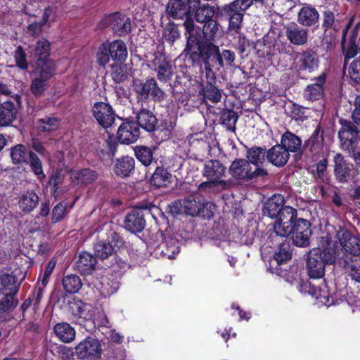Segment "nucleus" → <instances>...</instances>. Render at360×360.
I'll use <instances>...</instances> for the list:
<instances>
[{
	"label": "nucleus",
	"instance_id": "1",
	"mask_svg": "<svg viewBox=\"0 0 360 360\" xmlns=\"http://www.w3.org/2000/svg\"><path fill=\"white\" fill-rule=\"evenodd\" d=\"M202 24V27L196 25L193 18H188L183 22L185 34L188 35L184 51L191 62L201 55L210 58L218 53V46L214 41L219 33L220 24L216 19Z\"/></svg>",
	"mask_w": 360,
	"mask_h": 360
},
{
	"label": "nucleus",
	"instance_id": "2",
	"mask_svg": "<svg viewBox=\"0 0 360 360\" xmlns=\"http://www.w3.org/2000/svg\"><path fill=\"white\" fill-rule=\"evenodd\" d=\"M340 241L328 233L318 238L317 247L311 249L306 262V269L309 278H321L325 275L326 264H338L340 259Z\"/></svg>",
	"mask_w": 360,
	"mask_h": 360
},
{
	"label": "nucleus",
	"instance_id": "3",
	"mask_svg": "<svg viewBox=\"0 0 360 360\" xmlns=\"http://www.w3.org/2000/svg\"><path fill=\"white\" fill-rule=\"evenodd\" d=\"M335 238L340 241V247L338 264L343 268L349 269V276L360 283V236L356 237L345 226H340Z\"/></svg>",
	"mask_w": 360,
	"mask_h": 360
},
{
	"label": "nucleus",
	"instance_id": "4",
	"mask_svg": "<svg viewBox=\"0 0 360 360\" xmlns=\"http://www.w3.org/2000/svg\"><path fill=\"white\" fill-rule=\"evenodd\" d=\"M339 123L341 127L338 137L341 147L351 155L356 165L360 167V129L350 120L340 119Z\"/></svg>",
	"mask_w": 360,
	"mask_h": 360
},
{
	"label": "nucleus",
	"instance_id": "5",
	"mask_svg": "<svg viewBox=\"0 0 360 360\" xmlns=\"http://www.w3.org/2000/svg\"><path fill=\"white\" fill-rule=\"evenodd\" d=\"M229 171L232 178L240 184L266 181L269 175L266 168H255L245 158H236Z\"/></svg>",
	"mask_w": 360,
	"mask_h": 360
},
{
	"label": "nucleus",
	"instance_id": "6",
	"mask_svg": "<svg viewBox=\"0 0 360 360\" xmlns=\"http://www.w3.org/2000/svg\"><path fill=\"white\" fill-rule=\"evenodd\" d=\"M311 224L303 218L295 220L290 226L284 227L280 225L276 226L278 236L283 240V238L290 237L292 243L300 248H307L310 245V238L312 235Z\"/></svg>",
	"mask_w": 360,
	"mask_h": 360
},
{
	"label": "nucleus",
	"instance_id": "7",
	"mask_svg": "<svg viewBox=\"0 0 360 360\" xmlns=\"http://www.w3.org/2000/svg\"><path fill=\"white\" fill-rule=\"evenodd\" d=\"M254 1L263 0H234L229 4L217 8V18L221 20H228L229 30L236 32L242 27L243 13L248 9Z\"/></svg>",
	"mask_w": 360,
	"mask_h": 360
},
{
	"label": "nucleus",
	"instance_id": "8",
	"mask_svg": "<svg viewBox=\"0 0 360 360\" xmlns=\"http://www.w3.org/2000/svg\"><path fill=\"white\" fill-rule=\"evenodd\" d=\"M10 156L15 165H29L32 173L42 181L46 175L44 172L42 162L39 156L26 146L19 143L10 148Z\"/></svg>",
	"mask_w": 360,
	"mask_h": 360
},
{
	"label": "nucleus",
	"instance_id": "9",
	"mask_svg": "<svg viewBox=\"0 0 360 360\" xmlns=\"http://www.w3.org/2000/svg\"><path fill=\"white\" fill-rule=\"evenodd\" d=\"M127 49L125 43L121 39L103 42L96 53V63L105 67L112 59L123 63L127 58Z\"/></svg>",
	"mask_w": 360,
	"mask_h": 360
},
{
	"label": "nucleus",
	"instance_id": "10",
	"mask_svg": "<svg viewBox=\"0 0 360 360\" xmlns=\"http://www.w3.org/2000/svg\"><path fill=\"white\" fill-rule=\"evenodd\" d=\"M132 86L138 101L146 102L151 98L155 102H161L166 96L154 78H147L145 81L134 79Z\"/></svg>",
	"mask_w": 360,
	"mask_h": 360
},
{
	"label": "nucleus",
	"instance_id": "11",
	"mask_svg": "<svg viewBox=\"0 0 360 360\" xmlns=\"http://www.w3.org/2000/svg\"><path fill=\"white\" fill-rule=\"evenodd\" d=\"M124 241L120 233L112 228L106 229L105 236L99 239L94 245V252L97 258L104 260L115 254V248L124 245Z\"/></svg>",
	"mask_w": 360,
	"mask_h": 360
},
{
	"label": "nucleus",
	"instance_id": "12",
	"mask_svg": "<svg viewBox=\"0 0 360 360\" xmlns=\"http://www.w3.org/2000/svg\"><path fill=\"white\" fill-rule=\"evenodd\" d=\"M158 207L151 202H142L136 208L128 213L124 221V228L131 233L141 232L146 226V214H153V210Z\"/></svg>",
	"mask_w": 360,
	"mask_h": 360
},
{
	"label": "nucleus",
	"instance_id": "13",
	"mask_svg": "<svg viewBox=\"0 0 360 360\" xmlns=\"http://www.w3.org/2000/svg\"><path fill=\"white\" fill-rule=\"evenodd\" d=\"M319 56L312 49L295 53L294 65L301 79H307L306 75L316 72L319 68Z\"/></svg>",
	"mask_w": 360,
	"mask_h": 360
},
{
	"label": "nucleus",
	"instance_id": "14",
	"mask_svg": "<svg viewBox=\"0 0 360 360\" xmlns=\"http://www.w3.org/2000/svg\"><path fill=\"white\" fill-rule=\"evenodd\" d=\"M102 351V346L98 340L89 336L75 347L74 352L68 348L63 354L67 355L75 354L79 360H99L101 358Z\"/></svg>",
	"mask_w": 360,
	"mask_h": 360
},
{
	"label": "nucleus",
	"instance_id": "15",
	"mask_svg": "<svg viewBox=\"0 0 360 360\" xmlns=\"http://www.w3.org/2000/svg\"><path fill=\"white\" fill-rule=\"evenodd\" d=\"M235 53L233 51L224 49L221 53L219 47L218 46V53L217 56L212 57H206L203 55L200 56L194 60L192 61L193 65L208 68V72L210 73V70L212 71L219 70L224 67V62L226 66H232L235 60Z\"/></svg>",
	"mask_w": 360,
	"mask_h": 360
},
{
	"label": "nucleus",
	"instance_id": "16",
	"mask_svg": "<svg viewBox=\"0 0 360 360\" xmlns=\"http://www.w3.org/2000/svg\"><path fill=\"white\" fill-rule=\"evenodd\" d=\"M352 19L343 29L341 38V49L344 54V68L347 61L353 58L360 51V23L356 24L349 33L347 40V34L351 26Z\"/></svg>",
	"mask_w": 360,
	"mask_h": 360
},
{
	"label": "nucleus",
	"instance_id": "17",
	"mask_svg": "<svg viewBox=\"0 0 360 360\" xmlns=\"http://www.w3.org/2000/svg\"><path fill=\"white\" fill-rule=\"evenodd\" d=\"M205 79H202L200 82V89L198 96L200 97L202 102L205 104L210 102L211 103H217L221 99V90L216 85V72L210 70L208 72V68H205Z\"/></svg>",
	"mask_w": 360,
	"mask_h": 360
},
{
	"label": "nucleus",
	"instance_id": "18",
	"mask_svg": "<svg viewBox=\"0 0 360 360\" xmlns=\"http://www.w3.org/2000/svg\"><path fill=\"white\" fill-rule=\"evenodd\" d=\"M208 202L200 195H189L180 201L182 211L187 215L201 217L210 219L213 217L212 212L207 208Z\"/></svg>",
	"mask_w": 360,
	"mask_h": 360
},
{
	"label": "nucleus",
	"instance_id": "19",
	"mask_svg": "<svg viewBox=\"0 0 360 360\" xmlns=\"http://www.w3.org/2000/svg\"><path fill=\"white\" fill-rule=\"evenodd\" d=\"M226 167L219 160H208L204 162L202 169V176L206 179H210L219 184L221 190H226L228 188L227 181L223 180L225 176Z\"/></svg>",
	"mask_w": 360,
	"mask_h": 360
},
{
	"label": "nucleus",
	"instance_id": "20",
	"mask_svg": "<svg viewBox=\"0 0 360 360\" xmlns=\"http://www.w3.org/2000/svg\"><path fill=\"white\" fill-rule=\"evenodd\" d=\"M199 0H169L166 12L173 19L191 18V11L196 8Z\"/></svg>",
	"mask_w": 360,
	"mask_h": 360
},
{
	"label": "nucleus",
	"instance_id": "21",
	"mask_svg": "<svg viewBox=\"0 0 360 360\" xmlns=\"http://www.w3.org/2000/svg\"><path fill=\"white\" fill-rule=\"evenodd\" d=\"M151 60V69L157 72V78L161 82H167L172 79L174 70L172 62L162 51H155Z\"/></svg>",
	"mask_w": 360,
	"mask_h": 360
},
{
	"label": "nucleus",
	"instance_id": "22",
	"mask_svg": "<svg viewBox=\"0 0 360 360\" xmlns=\"http://www.w3.org/2000/svg\"><path fill=\"white\" fill-rule=\"evenodd\" d=\"M145 179L150 187L159 189L168 188L174 181L172 174L163 165H158L153 172L147 171Z\"/></svg>",
	"mask_w": 360,
	"mask_h": 360
},
{
	"label": "nucleus",
	"instance_id": "23",
	"mask_svg": "<svg viewBox=\"0 0 360 360\" xmlns=\"http://www.w3.org/2000/svg\"><path fill=\"white\" fill-rule=\"evenodd\" d=\"M91 112L98 124L104 129L110 127L117 116L111 105L103 101L94 103Z\"/></svg>",
	"mask_w": 360,
	"mask_h": 360
},
{
	"label": "nucleus",
	"instance_id": "24",
	"mask_svg": "<svg viewBox=\"0 0 360 360\" xmlns=\"http://www.w3.org/2000/svg\"><path fill=\"white\" fill-rule=\"evenodd\" d=\"M140 136V129L137 123L132 119L127 118L120 125L117 131L116 139L121 144L135 143Z\"/></svg>",
	"mask_w": 360,
	"mask_h": 360
},
{
	"label": "nucleus",
	"instance_id": "25",
	"mask_svg": "<svg viewBox=\"0 0 360 360\" xmlns=\"http://www.w3.org/2000/svg\"><path fill=\"white\" fill-rule=\"evenodd\" d=\"M280 144L287 150L288 154L290 153H295V156L297 160H300L302 156L307 158L304 143L302 144L300 137L294 133L288 130L284 132L281 136Z\"/></svg>",
	"mask_w": 360,
	"mask_h": 360
},
{
	"label": "nucleus",
	"instance_id": "26",
	"mask_svg": "<svg viewBox=\"0 0 360 360\" xmlns=\"http://www.w3.org/2000/svg\"><path fill=\"white\" fill-rule=\"evenodd\" d=\"M334 175L338 182L348 183L354 176V166L347 162L341 153H337L333 158Z\"/></svg>",
	"mask_w": 360,
	"mask_h": 360
},
{
	"label": "nucleus",
	"instance_id": "27",
	"mask_svg": "<svg viewBox=\"0 0 360 360\" xmlns=\"http://www.w3.org/2000/svg\"><path fill=\"white\" fill-rule=\"evenodd\" d=\"M107 21L113 33L120 37L126 36L131 30L130 18L120 12L110 14Z\"/></svg>",
	"mask_w": 360,
	"mask_h": 360
},
{
	"label": "nucleus",
	"instance_id": "28",
	"mask_svg": "<svg viewBox=\"0 0 360 360\" xmlns=\"http://www.w3.org/2000/svg\"><path fill=\"white\" fill-rule=\"evenodd\" d=\"M297 219H299L297 217V210L289 205L285 206L282 211L280 212L279 215L276 217V221L273 224L272 229H269V238L273 240L274 238L278 237V235H277V231L276 229V226H277V225H280L283 227L285 225L290 226Z\"/></svg>",
	"mask_w": 360,
	"mask_h": 360
},
{
	"label": "nucleus",
	"instance_id": "29",
	"mask_svg": "<svg viewBox=\"0 0 360 360\" xmlns=\"http://www.w3.org/2000/svg\"><path fill=\"white\" fill-rule=\"evenodd\" d=\"M314 83L308 84L304 89V97L310 101L321 99L324 94V85L326 82V74L321 73L319 76L312 79Z\"/></svg>",
	"mask_w": 360,
	"mask_h": 360
},
{
	"label": "nucleus",
	"instance_id": "30",
	"mask_svg": "<svg viewBox=\"0 0 360 360\" xmlns=\"http://www.w3.org/2000/svg\"><path fill=\"white\" fill-rule=\"evenodd\" d=\"M56 63L52 58H37L34 60L33 72L36 77L51 79L56 75Z\"/></svg>",
	"mask_w": 360,
	"mask_h": 360
},
{
	"label": "nucleus",
	"instance_id": "31",
	"mask_svg": "<svg viewBox=\"0 0 360 360\" xmlns=\"http://www.w3.org/2000/svg\"><path fill=\"white\" fill-rule=\"evenodd\" d=\"M323 130L319 123L310 137L304 142L307 158H312L315 153H319L323 144Z\"/></svg>",
	"mask_w": 360,
	"mask_h": 360
},
{
	"label": "nucleus",
	"instance_id": "32",
	"mask_svg": "<svg viewBox=\"0 0 360 360\" xmlns=\"http://www.w3.org/2000/svg\"><path fill=\"white\" fill-rule=\"evenodd\" d=\"M75 308L72 307V319L75 323L86 328L92 323L93 313L87 309L86 304L82 300L75 302Z\"/></svg>",
	"mask_w": 360,
	"mask_h": 360
},
{
	"label": "nucleus",
	"instance_id": "33",
	"mask_svg": "<svg viewBox=\"0 0 360 360\" xmlns=\"http://www.w3.org/2000/svg\"><path fill=\"white\" fill-rule=\"evenodd\" d=\"M284 196L280 193H275L267 199L263 206L264 214L271 218L276 219L283 208L285 207Z\"/></svg>",
	"mask_w": 360,
	"mask_h": 360
},
{
	"label": "nucleus",
	"instance_id": "34",
	"mask_svg": "<svg viewBox=\"0 0 360 360\" xmlns=\"http://www.w3.org/2000/svg\"><path fill=\"white\" fill-rule=\"evenodd\" d=\"M96 255L94 256L87 252H82L75 262V266L81 274L90 275L96 269Z\"/></svg>",
	"mask_w": 360,
	"mask_h": 360
},
{
	"label": "nucleus",
	"instance_id": "35",
	"mask_svg": "<svg viewBox=\"0 0 360 360\" xmlns=\"http://www.w3.org/2000/svg\"><path fill=\"white\" fill-rule=\"evenodd\" d=\"M156 150V146L149 147L143 145H138L134 148L136 158L145 167L157 164L158 158L154 155Z\"/></svg>",
	"mask_w": 360,
	"mask_h": 360
},
{
	"label": "nucleus",
	"instance_id": "36",
	"mask_svg": "<svg viewBox=\"0 0 360 360\" xmlns=\"http://www.w3.org/2000/svg\"><path fill=\"white\" fill-rule=\"evenodd\" d=\"M114 173L120 178L131 176L135 172V160L129 155L117 158L113 168Z\"/></svg>",
	"mask_w": 360,
	"mask_h": 360
},
{
	"label": "nucleus",
	"instance_id": "37",
	"mask_svg": "<svg viewBox=\"0 0 360 360\" xmlns=\"http://www.w3.org/2000/svg\"><path fill=\"white\" fill-rule=\"evenodd\" d=\"M290 158V154L281 144H276L266 150L268 162L277 167H284Z\"/></svg>",
	"mask_w": 360,
	"mask_h": 360
},
{
	"label": "nucleus",
	"instance_id": "38",
	"mask_svg": "<svg viewBox=\"0 0 360 360\" xmlns=\"http://www.w3.org/2000/svg\"><path fill=\"white\" fill-rule=\"evenodd\" d=\"M285 36L291 44L295 46H302L307 42V30L296 24L288 25L285 27Z\"/></svg>",
	"mask_w": 360,
	"mask_h": 360
},
{
	"label": "nucleus",
	"instance_id": "39",
	"mask_svg": "<svg viewBox=\"0 0 360 360\" xmlns=\"http://www.w3.org/2000/svg\"><path fill=\"white\" fill-rule=\"evenodd\" d=\"M139 129L142 128L148 132H153L158 129V119L155 115L148 109H141L136 115Z\"/></svg>",
	"mask_w": 360,
	"mask_h": 360
},
{
	"label": "nucleus",
	"instance_id": "40",
	"mask_svg": "<svg viewBox=\"0 0 360 360\" xmlns=\"http://www.w3.org/2000/svg\"><path fill=\"white\" fill-rule=\"evenodd\" d=\"M319 20V13L316 8L311 5H305L298 12L297 21L306 27L316 25Z\"/></svg>",
	"mask_w": 360,
	"mask_h": 360
},
{
	"label": "nucleus",
	"instance_id": "41",
	"mask_svg": "<svg viewBox=\"0 0 360 360\" xmlns=\"http://www.w3.org/2000/svg\"><path fill=\"white\" fill-rule=\"evenodd\" d=\"M70 176L74 184L83 186L93 184L98 179V174L96 170L84 168L73 171Z\"/></svg>",
	"mask_w": 360,
	"mask_h": 360
},
{
	"label": "nucleus",
	"instance_id": "42",
	"mask_svg": "<svg viewBox=\"0 0 360 360\" xmlns=\"http://www.w3.org/2000/svg\"><path fill=\"white\" fill-rule=\"evenodd\" d=\"M21 285L13 273H4L0 275V292L17 295Z\"/></svg>",
	"mask_w": 360,
	"mask_h": 360
},
{
	"label": "nucleus",
	"instance_id": "43",
	"mask_svg": "<svg viewBox=\"0 0 360 360\" xmlns=\"http://www.w3.org/2000/svg\"><path fill=\"white\" fill-rule=\"evenodd\" d=\"M245 159L255 168H265L264 163L266 158V149L263 147L253 146L250 148L245 146Z\"/></svg>",
	"mask_w": 360,
	"mask_h": 360
},
{
	"label": "nucleus",
	"instance_id": "44",
	"mask_svg": "<svg viewBox=\"0 0 360 360\" xmlns=\"http://www.w3.org/2000/svg\"><path fill=\"white\" fill-rule=\"evenodd\" d=\"M39 201V195L33 190H27L20 196L18 205L22 212L28 214L37 207Z\"/></svg>",
	"mask_w": 360,
	"mask_h": 360
},
{
	"label": "nucleus",
	"instance_id": "45",
	"mask_svg": "<svg viewBox=\"0 0 360 360\" xmlns=\"http://www.w3.org/2000/svg\"><path fill=\"white\" fill-rule=\"evenodd\" d=\"M18 108L11 101L0 103V126L11 125L17 117Z\"/></svg>",
	"mask_w": 360,
	"mask_h": 360
},
{
	"label": "nucleus",
	"instance_id": "46",
	"mask_svg": "<svg viewBox=\"0 0 360 360\" xmlns=\"http://www.w3.org/2000/svg\"><path fill=\"white\" fill-rule=\"evenodd\" d=\"M292 250L291 245L288 241L285 240V241H282L279 243L278 249L274 254L273 259L270 262V264L272 266L274 263H276V267L277 268L278 266L290 261L292 258Z\"/></svg>",
	"mask_w": 360,
	"mask_h": 360
},
{
	"label": "nucleus",
	"instance_id": "47",
	"mask_svg": "<svg viewBox=\"0 0 360 360\" xmlns=\"http://www.w3.org/2000/svg\"><path fill=\"white\" fill-rule=\"evenodd\" d=\"M215 13L217 14V11H215L214 6L208 4L200 6V0H199V4L196 8L191 11V18H193V16H194L198 22L203 23L213 20Z\"/></svg>",
	"mask_w": 360,
	"mask_h": 360
},
{
	"label": "nucleus",
	"instance_id": "48",
	"mask_svg": "<svg viewBox=\"0 0 360 360\" xmlns=\"http://www.w3.org/2000/svg\"><path fill=\"white\" fill-rule=\"evenodd\" d=\"M158 249L160 255L168 259H174L175 255L180 252L179 240L172 237L165 238L158 245Z\"/></svg>",
	"mask_w": 360,
	"mask_h": 360
},
{
	"label": "nucleus",
	"instance_id": "49",
	"mask_svg": "<svg viewBox=\"0 0 360 360\" xmlns=\"http://www.w3.org/2000/svg\"><path fill=\"white\" fill-rule=\"evenodd\" d=\"M56 336L63 342H72L76 336V332L73 327L66 322L56 323L53 327Z\"/></svg>",
	"mask_w": 360,
	"mask_h": 360
},
{
	"label": "nucleus",
	"instance_id": "50",
	"mask_svg": "<svg viewBox=\"0 0 360 360\" xmlns=\"http://www.w3.org/2000/svg\"><path fill=\"white\" fill-rule=\"evenodd\" d=\"M238 115L232 109L223 108L219 112L220 123L225 126L226 129L235 132Z\"/></svg>",
	"mask_w": 360,
	"mask_h": 360
},
{
	"label": "nucleus",
	"instance_id": "51",
	"mask_svg": "<svg viewBox=\"0 0 360 360\" xmlns=\"http://www.w3.org/2000/svg\"><path fill=\"white\" fill-rule=\"evenodd\" d=\"M62 284L65 291L70 294L78 292L82 286L80 277L73 274L64 276Z\"/></svg>",
	"mask_w": 360,
	"mask_h": 360
},
{
	"label": "nucleus",
	"instance_id": "52",
	"mask_svg": "<svg viewBox=\"0 0 360 360\" xmlns=\"http://www.w3.org/2000/svg\"><path fill=\"white\" fill-rule=\"evenodd\" d=\"M180 37L178 25L174 22H168L163 29L162 38L168 44L172 45Z\"/></svg>",
	"mask_w": 360,
	"mask_h": 360
},
{
	"label": "nucleus",
	"instance_id": "53",
	"mask_svg": "<svg viewBox=\"0 0 360 360\" xmlns=\"http://www.w3.org/2000/svg\"><path fill=\"white\" fill-rule=\"evenodd\" d=\"M110 74L112 80L120 84L128 79L127 65L124 64H112L110 66Z\"/></svg>",
	"mask_w": 360,
	"mask_h": 360
},
{
	"label": "nucleus",
	"instance_id": "54",
	"mask_svg": "<svg viewBox=\"0 0 360 360\" xmlns=\"http://www.w3.org/2000/svg\"><path fill=\"white\" fill-rule=\"evenodd\" d=\"M34 60L37 58H51V44L46 39H42L37 41L34 46Z\"/></svg>",
	"mask_w": 360,
	"mask_h": 360
},
{
	"label": "nucleus",
	"instance_id": "55",
	"mask_svg": "<svg viewBox=\"0 0 360 360\" xmlns=\"http://www.w3.org/2000/svg\"><path fill=\"white\" fill-rule=\"evenodd\" d=\"M13 55L15 62V66L22 70L27 71L29 68V63L24 48L20 45L18 46ZM9 67L13 68L14 65H9Z\"/></svg>",
	"mask_w": 360,
	"mask_h": 360
},
{
	"label": "nucleus",
	"instance_id": "56",
	"mask_svg": "<svg viewBox=\"0 0 360 360\" xmlns=\"http://www.w3.org/2000/svg\"><path fill=\"white\" fill-rule=\"evenodd\" d=\"M60 120L53 117L46 116L37 121L38 128L43 132L55 131L58 128Z\"/></svg>",
	"mask_w": 360,
	"mask_h": 360
},
{
	"label": "nucleus",
	"instance_id": "57",
	"mask_svg": "<svg viewBox=\"0 0 360 360\" xmlns=\"http://www.w3.org/2000/svg\"><path fill=\"white\" fill-rule=\"evenodd\" d=\"M316 294V295H314V297L323 305L330 307L334 304L333 296L332 293L329 292L326 284H323L322 287H317Z\"/></svg>",
	"mask_w": 360,
	"mask_h": 360
},
{
	"label": "nucleus",
	"instance_id": "58",
	"mask_svg": "<svg viewBox=\"0 0 360 360\" xmlns=\"http://www.w3.org/2000/svg\"><path fill=\"white\" fill-rule=\"evenodd\" d=\"M228 31L231 35L237 36V41L234 46L235 49L238 51L240 54H243L247 48H248L250 45L249 40L246 38L245 35L243 33H241V27L238 30V32L235 30H230L229 25L228 26ZM236 39V37H234Z\"/></svg>",
	"mask_w": 360,
	"mask_h": 360
},
{
	"label": "nucleus",
	"instance_id": "59",
	"mask_svg": "<svg viewBox=\"0 0 360 360\" xmlns=\"http://www.w3.org/2000/svg\"><path fill=\"white\" fill-rule=\"evenodd\" d=\"M49 81V79L36 77L31 82V93L36 97H40L42 96L47 89Z\"/></svg>",
	"mask_w": 360,
	"mask_h": 360
},
{
	"label": "nucleus",
	"instance_id": "60",
	"mask_svg": "<svg viewBox=\"0 0 360 360\" xmlns=\"http://www.w3.org/2000/svg\"><path fill=\"white\" fill-rule=\"evenodd\" d=\"M67 203L64 201L58 202L52 210L51 224L62 221L67 214Z\"/></svg>",
	"mask_w": 360,
	"mask_h": 360
},
{
	"label": "nucleus",
	"instance_id": "61",
	"mask_svg": "<svg viewBox=\"0 0 360 360\" xmlns=\"http://www.w3.org/2000/svg\"><path fill=\"white\" fill-rule=\"evenodd\" d=\"M4 297L0 300V311L6 312L12 308H15L18 300L15 298L16 295L11 293H2Z\"/></svg>",
	"mask_w": 360,
	"mask_h": 360
},
{
	"label": "nucleus",
	"instance_id": "62",
	"mask_svg": "<svg viewBox=\"0 0 360 360\" xmlns=\"http://www.w3.org/2000/svg\"><path fill=\"white\" fill-rule=\"evenodd\" d=\"M63 177L61 170L58 169L51 173L47 182V185L51 187V193L55 194L57 192L59 188V184L63 181Z\"/></svg>",
	"mask_w": 360,
	"mask_h": 360
},
{
	"label": "nucleus",
	"instance_id": "63",
	"mask_svg": "<svg viewBox=\"0 0 360 360\" xmlns=\"http://www.w3.org/2000/svg\"><path fill=\"white\" fill-rule=\"evenodd\" d=\"M348 73L352 82L356 84H360V56L350 63Z\"/></svg>",
	"mask_w": 360,
	"mask_h": 360
},
{
	"label": "nucleus",
	"instance_id": "64",
	"mask_svg": "<svg viewBox=\"0 0 360 360\" xmlns=\"http://www.w3.org/2000/svg\"><path fill=\"white\" fill-rule=\"evenodd\" d=\"M120 288V283L115 280L108 278H103L101 282L102 292L105 295H111L115 293Z\"/></svg>",
	"mask_w": 360,
	"mask_h": 360
}]
</instances>
